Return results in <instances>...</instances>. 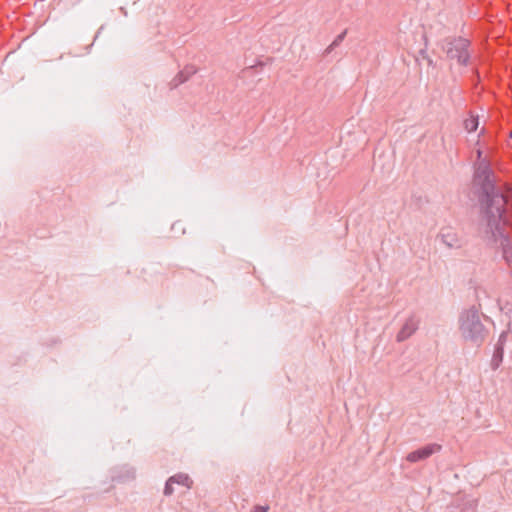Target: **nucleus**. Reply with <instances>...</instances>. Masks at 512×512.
Listing matches in <instances>:
<instances>
[{
  "label": "nucleus",
  "mask_w": 512,
  "mask_h": 512,
  "mask_svg": "<svg viewBox=\"0 0 512 512\" xmlns=\"http://www.w3.org/2000/svg\"><path fill=\"white\" fill-rule=\"evenodd\" d=\"M478 124V117L471 116L470 118L464 120V128L469 133L476 131Z\"/></svg>",
  "instance_id": "11"
},
{
  "label": "nucleus",
  "mask_w": 512,
  "mask_h": 512,
  "mask_svg": "<svg viewBox=\"0 0 512 512\" xmlns=\"http://www.w3.org/2000/svg\"><path fill=\"white\" fill-rule=\"evenodd\" d=\"M441 243L449 249H460L462 247V240L451 228H444L438 234Z\"/></svg>",
  "instance_id": "6"
},
{
  "label": "nucleus",
  "mask_w": 512,
  "mask_h": 512,
  "mask_svg": "<svg viewBox=\"0 0 512 512\" xmlns=\"http://www.w3.org/2000/svg\"><path fill=\"white\" fill-rule=\"evenodd\" d=\"M503 355H504V348L501 347V345H496L492 359H491V368L493 370L498 369V367L500 366V364L503 360Z\"/></svg>",
  "instance_id": "9"
},
{
  "label": "nucleus",
  "mask_w": 512,
  "mask_h": 512,
  "mask_svg": "<svg viewBox=\"0 0 512 512\" xmlns=\"http://www.w3.org/2000/svg\"><path fill=\"white\" fill-rule=\"evenodd\" d=\"M346 34H347V30H344L342 33H340L334 40L333 42L331 43L332 44V47H338L342 42L343 40L345 39L346 37Z\"/></svg>",
  "instance_id": "12"
},
{
  "label": "nucleus",
  "mask_w": 512,
  "mask_h": 512,
  "mask_svg": "<svg viewBox=\"0 0 512 512\" xmlns=\"http://www.w3.org/2000/svg\"><path fill=\"white\" fill-rule=\"evenodd\" d=\"M173 482H170V478L166 481L165 487H164V495L170 496L173 494Z\"/></svg>",
  "instance_id": "13"
},
{
  "label": "nucleus",
  "mask_w": 512,
  "mask_h": 512,
  "mask_svg": "<svg viewBox=\"0 0 512 512\" xmlns=\"http://www.w3.org/2000/svg\"><path fill=\"white\" fill-rule=\"evenodd\" d=\"M506 338H507V333L506 332H502L499 336V339H498V342L496 345H501V347L504 348V343L506 341Z\"/></svg>",
  "instance_id": "15"
},
{
  "label": "nucleus",
  "mask_w": 512,
  "mask_h": 512,
  "mask_svg": "<svg viewBox=\"0 0 512 512\" xmlns=\"http://www.w3.org/2000/svg\"><path fill=\"white\" fill-rule=\"evenodd\" d=\"M170 482H173L174 484H180L187 488H191L193 481L190 479V477L187 474L184 473H178L174 476L170 477Z\"/></svg>",
  "instance_id": "10"
},
{
  "label": "nucleus",
  "mask_w": 512,
  "mask_h": 512,
  "mask_svg": "<svg viewBox=\"0 0 512 512\" xmlns=\"http://www.w3.org/2000/svg\"><path fill=\"white\" fill-rule=\"evenodd\" d=\"M198 69L195 65L188 64L175 77L169 82L170 89H175L179 85L188 81L193 75L197 73Z\"/></svg>",
  "instance_id": "7"
},
{
  "label": "nucleus",
  "mask_w": 512,
  "mask_h": 512,
  "mask_svg": "<svg viewBox=\"0 0 512 512\" xmlns=\"http://www.w3.org/2000/svg\"><path fill=\"white\" fill-rule=\"evenodd\" d=\"M477 157H478V161L475 164V169H474V174H473V179H472V192H473L474 195H475V177H476V174L478 172V169L480 168V166H482V164H486L487 165L488 169L490 170V172L493 175V180H494L495 184L506 186V187H508L509 189L512 190V185H510V184H508L506 182H502V181H500L498 179V177L496 176L495 172L491 168V164H490L489 160L486 159V158H482V151L481 150H477Z\"/></svg>",
  "instance_id": "8"
},
{
  "label": "nucleus",
  "mask_w": 512,
  "mask_h": 512,
  "mask_svg": "<svg viewBox=\"0 0 512 512\" xmlns=\"http://www.w3.org/2000/svg\"><path fill=\"white\" fill-rule=\"evenodd\" d=\"M447 59L455 60L460 66H468L471 60V42L463 37H447L440 42Z\"/></svg>",
  "instance_id": "3"
},
{
  "label": "nucleus",
  "mask_w": 512,
  "mask_h": 512,
  "mask_svg": "<svg viewBox=\"0 0 512 512\" xmlns=\"http://www.w3.org/2000/svg\"><path fill=\"white\" fill-rule=\"evenodd\" d=\"M269 506L256 505L251 512H268Z\"/></svg>",
  "instance_id": "14"
},
{
  "label": "nucleus",
  "mask_w": 512,
  "mask_h": 512,
  "mask_svg": "<svg viewBox=\"0 0 512 512\" xmlns=\"http://www.w3.org/2000/svg\"><path fill=\"white\" fill-rule=\"evenodd\" d=\"M335 49V47H332V44H330L323 52V55L324 56H327L328 54H330L333 50Z\"/></svg>",
  "instance_id": "16"
},
{
  "label": "nucleus",
  "mask_w": 512,
  "mask_h": 512,
  "mask_svg": "<svg viewBox=\"0 0 512 512\" xmlns=\"http://www.w3.org/2000/svg\"><path fill=\"white\" fill-rule=\"evenodd\" d=\"M482 317H485L480 309L476 306H471L463 310L458 319L459 332L462 339L473 346H481L488 336V329L482 322Z\"/></svg>",
  "instance_id": "2"
},
{
  "label": "nucleus",
  "mask_w": 512,
  "mask_h": 512,
  "mask_svg": "<svg viewBox=\"0 0 512 512\" xmlns=\"http://www.w3.org/2000/svg\"><path fill=\"white\" fill-rule=\"evenodd\" d=\"M475 198L477 235L488 243H499L503 258L512 265V238L506 231L512 227V190L495 184L487 165L482 164L475 177Z\"/></svg>",
  "instance_id": "1"
},
{
  "label": "nucleus",
  "mask_w": 512,
  "mask_h": 512,
  "mask_svg": "<svg viewBox=\"0 0 512 512\" xmlns=\"http://www.w3.org/2000/svg\"><path fill=\"white\" fill-rule=\"evenodd\" d=\"M420 318L416 314L409 315L396 335L397 342L409 339L419 328Z\"/></svg>",
  "instance_id": "4"
},
{
  "label": "nucleus",
  "mask_w": 512,
  "mask_h": 512,
  "mask_svg": "<svg viewBox=\"0 0 512 512\" xmlns=\"http://www.w3.org/2000/svg\"><path fill=\"white\" fill-rule=\"evenodd\" d=\"M442 449V446L436 443L428 444L415 451L410 452L406 456V460L410 463H416L419 461L426 460L435 453H438Z\"/></svg>",
  "instance_id": "5"
}]
</instances>
